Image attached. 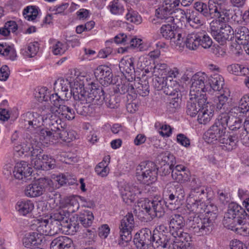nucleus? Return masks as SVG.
Returning a JSON list of instances; mask_svg holds the SVG:
<instances>
[{"mask_svg": "<svg viewBox=\"0 0 249 249\" xmlns=\"http://www.w3.org/2000/svg\"><path fill=\"white\" fill-rule=\"evenodd\" d=\"M114 92L121 94L127 93L130 100L136 98L133 77L128 78L127 80H125L124 82L118 84L114 88Z\"/></svg>", "mask_w": 249, "mask_h": 249, "instance_id": "27", "label": "nucleus"}, {"mask_svg": "<svg viewBox=\"0 0 249 249\" xmlns=\"http://www.w3.org/2000/svg\"><path fill=\"white\" fill-rule=\"evenodd\" d=\"M229 96V93L227 92L217 97V100L216 101L217 109L224 112L228 111Z\"/></svg>", "mask_w": 249, "mask_h": 249, "instance_id": "38", "label": "nucleus"}, {"mask_svg": "<svg viewBox=\"0 0 249 249\" xmlns=\"http://www.w3.org/2000/svg\"><path fill=\"white\" fill-rule=\"evenodd\" d=\"M125 18L128 21L134 23L136 24H140L142 21L141 16L139 15L137 12L132 10H128Z\"/></svg>", "mask_w": 249, "mask_h": 249, "instance_id": "55", "label": "nucleus"}, {"mask_svg": "<svg viewBox=\"0 0 249 249\" xmlns=\"http://www.w3.org/2000/svg\"><path fill=\"white\" fill-rule=\"evenodd\" d=\"M134 227V220L133 215L132 213H128L121 220L119 226L120 237L119 244L124 245V243H127L132 239L131 231Z\"/></svg>", "mask_w": 249, "mask_h": 249, "instance_id": "11", "label": "nucleus"}, {"mask_svg": "<svg viewBox=\"0 0 249 249\" xmlns=\"http://www.w3.org/2000/svg\"><path fill=\"white\" fill-rule=\"evenodd\" d=\"M95 172L102 177H106L109 173L108 163L104 160L98 163L95 168Z\"/></svg>", "mask_w": 249, "mask_h": 249, "instance_id": "52", "label": "nucleus"}, {"mask_svg": "<svg viewBox=\"0 0 249 249\" xmlns=\"http://www.w3.org/2000/svg\"><path fill=\"white\" fill-rule=\"evenodd\" d=\"M249 215L245 210L235 203L229 204L223 220L225 227L243 236L249 235Z\"/></svg>", "mask_w": 249, "mask_h": 249, "instance_id": "1", "label": "nucleus"}, {"mask_svg": "<svg viewBox=\"0 0 249 249\" xmlns=\"http://www.w3.org/2000/svg\"><path fill=\"white\" fill-rule=\"evenodd\" d=\"M78 217L80 223L86 228L91 225L94 219L92 213L88 210L81 212L78 215Z\"/></svg>", "mask_w": 249, "mask_h": 249, "instance_id": "40", "label": "nucleus"}, {"mask_svg": "<svg viewBox=\"0 0 249 249\" xmlns=\"http://www.w3.org/2000/svg\"><path fill=\"white\" fill-rule=\"evenodd\" d=\"M34 208L33 203L29 200L18 201L16 205V209L19 214L26 215L30 213Z\"/></svg>", "mask_w": 249, "mask_h": 249, "instance_id": "36", "label": "nucleus"}, {"mask_svg": "<svg viewBox=\"0 0 249 249\" xmlns=\"http://www.w3.org/2000/svg\"><path fill=\"white\" fill-rule=\"evenodd\" d=\"M32 172V168L24 161L16 163L13 171V175L16 179L24 181L28 179L27 178L31 175Z\"/></svg>", "mask_w": 249, "mask_h": 249, "instance_id": "25", "label": "nucleus"}, {"mask_svg": "<svg viewBox=\"0 0 249 249\" xmlns=\"http://www.w3.org/2000/svg\"><path fill=\"white\" fill-rule=\"evenodd\" d=\"M177 12L181 15V18L186 17L187 21L193 27H197L202 25L205 22L201 16L195 11L189 12L186 14L185 12L181 9H177Z\"/></svg>", "mask_w": 249, "mask_h": 249, "instance_id": "28", "label": "nucleus"}, {"mask_svg": "<svg viewBox=\"0 0 249 249\" xmlns=\"http://www.w3.org/2000/svg\"><path fill=\"white\" fill-rule=\"evenodd\" d=\"M208 210L205 214L190 215L187 221L189 230L197 236L207 235L214 228V223L217 216L218 210L213 204L206 206Z\"/></svg>", "mask_w": 249, "mask_h": 249, "instance_id": "2", "label": "nucleus"}, {"mask_svg": "<svg viewBox=\"0 0 249 249\" xmlns=\"http://www.w3.org/2000/svg\"><path fill=\"white\" fill-rule=\"evenodd\" d=\"M84 82L81 88V90L85 96L87 98L88 101L90 103L93 102L94 104L101 105L105 100V91L103 88L101 86H97L95 83H91L90 91H87L84 89Z\"/></svg>", "mask_w": 249, "mask_h": 249, "instance_id": "19", "label": "nucleus"}, {"mask_svg": "<svg viewBox=\"0 0 249 249\" xmlns=\"http://www.w3.org/2000/svg\"><path fill=\"white\" fill-rule=\"evenodd\" d=\"M194 8L207 19L212 18L218 19V22H226L231 15V11L228 4L219 3L216 0H209L208 4L197 1L194 3Z\"/></svg>", "mask_w": 249, "mask_h": 249, "instance_id": "3", "label": "nucleus"}, {"mask_svg": "<svg viewBox=\"0 0 249 249\" xmlns=\"http://www.w3.org/2000/svg\"><path fill=\"white\" fill-rule=\"evenodd\" d=\"M51 103L53 104V106H51L50 107H58L62 105V103L64 100L65 99H62L63 98L60 96V94L59 93H56L55 94H53L51 95L49 94V97Z\"/></svg>", "mask_w": 249, "mask_h": 249, "instance_id": "60", "label": "nucleus"}, {"mask_svg": "<svg viewBox=\"0 0 249 249\" xmlns=\"http://www.w3.org/2000/svg\"><path fill=\"white\" fill-rule=\"evenodd\" d=\"M228 70L230 73L236 75H245L246 72L248 71L247 68L237 64H233L229 66Z\"/></svg>", "mask_w": 249, "mask_h": 249, "instance_id": "49", "label": "nucleus"}, {"mask_svg": "<svg viewBox=\"0 0 249 249\" xmlns=\"http://www.w3.org/2000/svg\"><path fill=\"white\" fill-rule=\"evenodd\" d=\"M187 207L191 209L194 213L191 215L195 214H201L205 211V204L202 200H196L193 199H187Z\"/></svg>", "mask_w": 249, "mask_h": 249, "instance_id": "34", "label": "nucleus"}, {"mask_svg": "<svg viewBox=\"0 0 249 249\" xmlns=\"http://www.w3.org/2000/svg\"><path fill=\"white\" fill-rule=\"evenodd\" d=\"M209 77L202 72H198L194 74L192 78V85L190 93L194 94H206L204 93L208 88V82Z\"/></svg>", "mask_w": 249, "mask_h": 249, "instance_id": "17", "label": "nucleus"}, {"mask_svg": "<svg viewBox=\"0 0 249 249\" xmlns=\"http://www.w3.org/2000/svg\"><path fill=\"white\" fill-rule=\"evenodd\" d=\"M38 14V8L36 6H28L23 11L24 18L29 21L35 20Z\"/></svg>", "mask_w": 249, "mask_h": 249, "instance_id": "43", "label": "nucleus"}, {"mask_svg": "<svg viewBox=\"0 0 249 249\" xmlns=\"http://www.w3.org/2000/svg\"><path fill=\"white\" fill-rule=\"evenodd\" d=\"M53 133L54 132L52 131L51 129H41L39 133L40 140L42 141L43 142L47 143L48 141H50L51 139L55 136Z\"/></svg>", "mask_w": 249, "mask_h": 249, "instance_id": "58", "label": "nucleus"}, {"mask_svg": "<svg viewBox=\"0 0 249 249\" xmlns=\"http://www.w3.org/2000/svg\"><path fill=\"white\" fill-rule=\"evenodd\" d=\"M42 170H50L54 169L55 167L54 160L49 157L48 155L43 154L41 157Z\"/></svg>", "mask_w": 249, "mask_h": 249, "instance_id": "48", "label": "nucleus"}, {"mask_svg": "<svg viewBox=\"0 0 249 249\" xmlns=\"http://www.w3.org/2000/svg\"><path fill=\"white\" fill-rule=\"evenodd\" d=\"M94 75L102 86H108L112 83L111 70L105 65L99 66L94 71Z\"/></svg>", "mask_w": 249, "mask_h": 249, "instance_id": "22", "label": "nucleus"}, {"mask_svg": "<svg viewBox=\"0 0 249 249\" xmlns=\"http://www.w3.org/2000/svg\"><path fill=\"white\" fill-rule=\"evenodd\" d=\"M53 118L51 120H48L46 123L51 127V130L54 132L53 135L68 142L72 141L74 138L73 132L64 128L61 124V120L55 116H53Z\"/></svg>", "mask_w": 249, "mask_h": 249, "instance_id": "13", "label": "nucleus"}, {"mask_svg": "<svg viewBox=\"0 0 249 249\" xmlns=\"http://www.w3.org/2000/svg\"><path fill=\"white\" fill-rule=\"evenodd\" d=\"M76 80H80L79 79L76 78L72 82H70L67 79H59L57 82H55L54 89H57L59 94H60L62 98H65V99H68L72 94L71 87Z\"/></svg>", "mask_w": 249, "mask_h": 249, "instance_id": "24", "label": "nucleus"}, {"mask_svg": "<svg viewBox=\"0 0 249 249\" xmlns=\"http://www.w3.org/2000/svg\"><path fill=\"white\" fill-rule=\"evenodd\" d=\"M50 115H54L61 121L67 119L71 120L75 118L74 110L71 107L63 105H61L58 107H49Z\"/></svg>", "mask_w": 249, "mask_h": 249, "instance_id": "23", "label": "nucleus"}, {"mask_svg": "<svg viewBox=\"0 0 249 249\" xmlns=\"http://www.w3.org/2000/svg\"><path fill=\"white\" fill-rule=\"evenodd\" d=\"M158 168L152 161L142 162L136 169L137 178L143 183L149 185L157 178Z\"/></svg>", "mask_w": 249, "mask_h": 249, "instance_id": "9", "label": "nucleus"}, {"mask_svg": "<svg viewBox=\"0 0 249 249\" xmlns=\"http://www.w3.org/2000/svg\"><path fill=\"white\" fill-rule=\"evenodd\" d=\"M198 33H192L188 34L187 36L185 42L183 44H185L187 48L191 50H195L199 46V42L198 41ZM183 45L182 46H184Z\"/></svg>", "mask_w": 249, "mask_h": 249, "instance_id": "37", "label": "nucleus"}, {"mask_svg": "<svg viewBox=\"0 0 249 249\" xmlns=\"http://www.w3.org/2000/svg\"><path fill=\"white\" fill-rule=\"evenodd\" d=\"M43 238V235L37 231L30 232L23 238V244L25 247L37 246L42 243Z\"/></svg>", "mask_w": 249, "mask_h": 249, "instance_id": "32", "label": "nucleus"}, {"mask_svg": "<svg viewBox=\"0 0 249 249\" xmlns=\"http://www.w3.org/2000/svg\"><path fill=\"white\" fill-rule=\"evenodd\" d=\"M110 12L113 15H120L124 11V8L119 0H113L108 6Z\"/></svg>", "mask_w": 249, "mask_h": 249, "instance_id": "47", "label": "nucleus"}, {"mask_svg": "<svg viewBox=\"0 0 249 249\" xmlns=\"http://www.w3.org/2000/svg\"><path fill=\"white\" fill-rule=\"evenodd\" d=\"M54 190L53 180L48 178H41L26 187L25 194L30 197L41 196L46 191L52 192Z\"/></svg>", "mask_w": 249, "mask_h": 249, "instance_id": "8", "label": "nucleus"}, {"mask_svg": "<svg viewBox=\"0 0 249 249\" xmlns=\"http://www.w3.org/2000/svg\"><path fill=\"white\" fill-rule=\"evenodd\" d=\"M224 78L219 74L214 73L208 78V87H210L213 90L220 91L223 88Z\"/></svg>", "mask_w": 249, "mask_h": 249, "instance_id": "35", "label": "nucleus"}, {"mask_svg": "<svg viewBox=\"0 0 249 249\" xmlns=\"http://www.w3.org/2000/svg\"><path fill=\"white\" fill-rule=\"evenodd\" d=\"M208 142H219L224 150L231 151L235 148L238 142L237 137L226 133V129L222 126L214 124L207 130L205 135Z\"/></svg>", "mask_w": 249, "mask_h": 249, "instance_id": "5", "label": "nucleus"}, {"mask_svg": "<svg viewBox=\"0 0 249 249\" xmlns=\"http://www.w3.org/2000/svg\"><path fill=\"white\" fill-rule=\"evenodd\" d=\"M178 4V1L176 0H174L173 2L171 0L166 1L162 6L156 9V16L168 23H172L174 20V15L177 13L174 11V9Z\"/></svg>", "mask_w": 249, "mask_h": 249, "instance_id": "18", "label": "nucleus"}, {"mask_svg": "<svg viewBox=\"0 0 249 249\" xmlns=\"http://www.w3.org/2000/svg\"><path fill=\"white\" fill-rule=\"evenodd\" d=\"M165 207V201L164 200L154 198L152 200H145L143 209L152 218H160L164 214Z\"/></svg>", "mask_w": 249, "mask_h": 249, "instance_id": "16", "label": "nucleus"}, {"mask_svg": "<svg viewBox=\"0 0 249 249\" xmlns=\"http://www.w3.org/2000/svg\"><path fill=\"white\" fill-rule=\"evenodd\" d=\"M39 50V45L38 42H34L30 43L27 47V50L23 53V54L29 57H34L36 55Z\"/></svg>", "mask_w": 249, "mask_h": 249, "instance_id": "57", "label": "nucleus"}, {"mask_svg": "<svg viewBox=\"0 0 249 249\" xmlns=\"http://www.w3.org/2000/svg\"><path fill=\"white\" fill-rule=\"evenodd\" d=\"M66 205L69 213H74L79 208V202L74 196L69 197L66 201Z\"/></svg>", "mask_w": 249, "mask_h": 249, "instance_id": "54", "label": "nucleus"}, {"mask_svg": "<svg viewBox=\"0 0 249 249\" xmlns=\"http://www.w3.org/2000/svg\"><path fill=\"white\" fill-rule=\"evenodd\" d=\"M119 69L124 74L125 72L130 75L132 74L135 72L133 60L131 58L121 59L119 63Z\"/></svg>", "mask_w": 249, "mask_h": 249, "instance_id": "39", "label": "nucleus"}, {"mask_svg": "<svg viewBox=\"0 0 249 249\" xmlns=\"http://www.w3.org/2000/svg\"><path fill=\"white\" fill-rule=\"evenodd\" d=\"M167 189L172 190L171 192L178 199V202L183 200L185 196L183 187L181 185H174L170 183L167 185Z\"/></svg>", "mask_w": 249, "mask_h": 249, "instance_id": "42", "label": "nucleus"}, {"mask_svg": "<svg viewBox=\"0 0 249 249\" xmlns=\"http://www.w3.org/2000/svg\"><path fill=\"white\" fill-rule=\"evenodd\" d=\"M245 112H247L245 109L239 105L238 107H234L231 108L230 110H228V114L231 116H233L235 117H239L240 118L243 114Z\"/></svg>", "mask_w": 249, "mask_h": 249, "instance_id": "63", "label": "nucleus"}, {"mask_svg": "<svg viewBox=\"0 0 249 249\" xmlns=\"http://www.w3.org/2000/svg\"><path fill=\"white\" fill-rule=\"evenodd\" d=\"M53 115H50V113L47 114L45 118L36 112H28L23 116L24 121L28 124L35 128H39L42 125H48L47 124L48 120L53 118Z\"/></svg>", "mask_w": 249, "mask_h": 249, "instance_id": "21", "label": "nucleus"}, {"mask_svg": "<svg viewBox=\"0 0 249 249\" xmlns=\"http://www.w3.org/2000/svg\"><path fill=\"white\" fill-rule=\"evenodd\" d=\"M168 67L165 63H157L155 65L152 72L155 76H164L167 75Z\"/></svg>", "mask_w": 249, "mask_h": 249, "instance_id": "50", "label": "nucleus"}, {"mask_svg": "<svg viewBox=\"0 0 249 249\" xmlns=\"http://www.w3.org/2000/svg\"><path fill=\"white\" fill-rule=\"evenodd\" d=\"M5 51L6 53H5L4 56H5L7 59L12 61L16 59L17 57L16 51L13 46H8L7 50Z\"/></svg>", "mask_w": 249, "mask_h": 249, "instance_id": "64", "label": "nucleus"}, {"mask_svg": "<svg viewBox=\"0 0 249 249\" xmlns=\"http://www.w3.org/2000/svg\"><path fill=\"white\" fill-rule=\"evenodd\" d=\"M51 249H74L71 239L65 236H59L52 241L50 245Z\"/></svg>", "mask_w": 249, "mask_h": 249, "instance_id": "30", "label": "nucleus"}, {"mask_svg": "<svg viewBox=\"0 0 249 249\" xmlns=\"http://www.w3.org/2000/svg\"><path fill=\"white\" fill-rule=\"evenodd\" d=\"M242 120L239 117L232 116L230 119L228 127L232 131H236L241 127Z\"/></svg>", "mask_w": 249, "mask_h": 249, "instance_id": "61", "label": "nucleus"}, {"mask_svg": "<svg viewBox=\"0 0 249 249\" xmlns=\"http://www.w3.org/2000/svg\"><path fill=\"white\" fill-rule=\"evenodd\" d=\"M66 220L65 212L60 211L54 213L49 219L34 220L35 223L32 226H35L36 231L43 235L53 236L63 231V226H64Z\"/></svg>", "mask_w": 249, "mask_h": 249, "instance_id": "4", "label": "nucleus"}, {"mask_svg": "<svg viewBox=\"0 0 249 249\" xmlns=\"http://www.w3.org/2000/svg\"><path fill=\"white\" fill-rule=\"evenodd\" d=\"M169 225L171 234L174 237L181 240H190V235L183 231L185 221L184 217L180 214L173 213L169 218Z\"/></svg>", "mask_w": 249, "mask_h": 249, "instance_id": "10", "label": "nucleus"}, {"mask_svg": "<svg viewBox=\"0 0 249 249\" xmlns=\"http://www.w3.org/2000/svg\"><path fill=\"white\" fill-rule=\"evenodd\" d=\"M207 189L204 187L199 188L197 189L191 190L187 199H196V200H202L203 198L206 196Z\"/></svg>", "mask_w": 249, "mask_h": 249, "instance_id": "45", "label": "nucleus"}, {"mask_svg": "<svg viewBox=\"0 0 249 249\" xmlns=\"http://www.w3.org/2000/svg\"><path fill=\"white\" fill-rule=\"evenodd\" d=\"M190 173L186 169L183 171H181L178 174H176V176L173 178L178 182L184 183L190 180Z\"/></svg>", "mask_w": 249, "mask_h": 249, "instance_id": "59", "label": "nucleus"}, {"mask_svg": "<svg viewBox=\"0 0 249 249\" xmlns=\"http://www.w3.org/2000/svg\"><path fill=\"white\" fill-rule=\"evenodd\" d=\"M144 192L137 185H128L122 192V197L126 203L134 202L136 198H140Z\"/></svg>", "mask_w": 249, "mask_h": 249, "instance_id": "26", "label": "nucleus"}, {"mask_svg": "<svg viewBox=\"0 0 249 249\" xmlns=\"http://www.w3.org/2000/svg\"><path fill=\"white\" fill-rule=\"evenodd\" d=\"M189 100L186 104V113L191 117L197 115L204 106L208 103L206 94H189Z\"/></svg>", "mask_w": 249, "mask_h": 249, "instance_id": "14", "label": "nucleus"}, {"mask_svg": "<svg viewBox=\"0 0 249 249\" xmlns=\"http://www.w3.org/2000/svg\"><path fill=\"white\" fill-rule=\"evenodd\" d=\"M167 77L156 76L153 80V85L158 90H163V88L167 86Z\"/></svg>", "mask_w": 249, "mask_h": 249, "instance_id": "56", "label": "nucleus"}, {"mask_svg": "<svg viewBox=\"0 0 249 249\" xmlns=\"http://www.w3.org/2000/svg\"><path fill=\"white\" fill-rule=\"evenodd\" d=\"M66 51V45L60 41H57L52 47V52L54 55H61Z\"/></svg>", "mask_w": 249, "mask_h": 249, "instance_id": "62", "label": "nucleus"}, {"mask_svg": "<svg viewBox=\"0 0 249 249\" xmlns=\"http://www.w3.org/2000/svg\"><path fill=\"white\" fill-rule=\"evenodd\" d=\"M198 41L199 45H201L204 49H208L211 47L212 40L209 36L205 32H198Z\"/></svg>", "mask_w": 249, "mask_h": 249, "instance_id": "51", "label": "nucleus"}, {"mask_svg": "<svg viewBox=\"0 0 249 249\" xmlns=\"http://www.w3.org/2000/svg\"><path fill=\"white\" fill-rule=\"evenodd\" d=\"M179 86V85L176 81L169 80V82H167V86L163 88L162 90L166 95L178 96Z\"/></svg>", "mask_w": 249, "mask_h": 249, "instance_id": "41", "label": "nucleus"}, {"mask_svg": "<svg viewBox=\"0 0 249 249\" xmlns=\"http://www.w3.org/2000/svg\"><path fill=\"white\" fill-rule=\"evenodd\" d=\"M182 242H179L178 238L174 237L169 233L159 232L157 231H153L152 245L156 249L168 248L171 249H180L182 245Z\"/></svg>", "mask_w": 249, "mask_h": 249, "instance_id": "7", "label": "nucleus"}, {"mask_svg": "<svg viewBox=\"0 0 249 249\" xmlns=\"http://www.w3.org/2000/svg\"><path fill=\"white\" fill-rule=\"evenodd\" d=\"M236 42L239 45H245L249 42V30L245 26L237 27L234 31Z\"/></svg>", "mask_w": 249, "mask_h": 249, "instance_id": "31", "label": "nucleus"}, {"mask_svg": "<svg viewBox=\"0 0 249 249\" xmlns=\"http://www.w3.org/2000/svg\"><path fill=\"white\" fill-rule=\"evenodd\" d=\"M134 87L135 90V96L139 94L142 96H146L149 93L148 82L142 81L139 77L135 78L133 80Z\"/></svg>", "mask_w": 249, "mask_h": 249, "instance_id": "33", "label": "nucleus"}, {"mask_svg": "<svg viewBox=\"0 0 249 249\" xmlns=\"http://www.w3.org/2000/svg\"><path fill=\"white\" fill-rule=\"evenodd\" d=\"M214 108V107L213 105L209 102L207 103L197 114L198 123L204 124L209 123L213 116Z\"/></svg>", "mask_w": 249, "mask_h": 249, "instance_id": "29", "label": "nucleus"}, {"mask_svg": "<svg viewBox=\"0 0 249 249\" xmlns=\"http://www.w3.org/2000/svg\"><path fill=\"white\" fill-rule=\"evenodd\" d=\"M174 26L172 27L169 23L167 24L162 25L160 29V32L162 36L166 39L170 40L172 45L182 47L183 39L185 34L180 30H174Z\"/></svg>", "mask_w": 249, "mask_h": 249, "instance_id": "12", "label": "nucleus"}, {"mask_svg": "<svg viewBox=\"0 0 249 249\" xmlns=\"http://www.w3.org/2000/svg\"><path fill=\"white\" fill-rule=\"evenodd\" d=\"M35 97L39 102L46 101L49 97V92L46 87L38 88L34 92Z\"/></svg>", "mask_w": 249, "mask_h": 249, "instance_id": "53", "label": "nucleus"}, {"mask_svg": "<svg viewBox=\"0 0 249 249\" xmlns=\"http://www.w3.org/2000/svg\"><path fill=\"white\" fill-rule=\"evenodd\" d=\"M82 86L83 81L76 80L71 87L73 97L75 101L74 107L78 114L83 116L89 115L92 112V107L90 105L91 103L88 101L81 90Z\"/></svg>", "mask_w": 249, "mask_h": 249, "instance_id": "6", "label": "nucleus"}, {"mask_svg": "<svg viewBox=\"0 0 249 249\" xmlns=\"http://www.w3.org/2000/svg\"><path fill=\"white\" fill-rule=\"evenodd\" d=\"M221 113L219 115L216 119L214 124L219 126H222L223 128L226 129V128L229 125L230 119L231 116L227 112V111H221Z\"/></svg>", "mask_w": 249, "mask_h": 249, "instance_id": "46", "label": "nucleus"}, {"mask_svg": "<svg viewBox=\"0 0 249 249\" xmlns=\"http://www.w3.org/2000/svg\"><path fill=\"white\" fill-rule=\"evenodd\" d=\"M68 218L67 216V220L65 221L64 228H67L72 231L76 232L80 228L78 214H75L70 219L69 223H68Z\"/></svg>", "mask_w": 249, "mask_h": 249, "instance_id": "44", "label": "nucleus"}, {"mask_svg": "<svg viewBox=\"0 0 249 249\" xmlns=\"http://www.w3.org/2000/svg\"><path fill=\"white\" fill-rule=\"evenodd\" d=\"M217 20L212 21L210 23L211 33L214 38L221 44L227 40H231L234 37V31L231 26L224 24L220 29H216L214 26Z\"/></svg>", "mask_w": 249, "mask_h": 249, "instance_id": "15", "label": "nucleus"}, {"mask_svg": "<svg viewBox=\"0 0 249 249\" xmlns=\"http://www.w3.org/2000/svg\"><path fill=\"white\" fill-rule=\"evenodd\" d=\"M153 233L148 228L142 229L139 232L135 234L133 242L139 249H147L152 245Z\"/></svg>", "mask_w": 249, "mask_h": 249, "instance_id": "20", "label": "nucleus"}]
</instances>
